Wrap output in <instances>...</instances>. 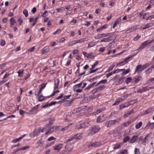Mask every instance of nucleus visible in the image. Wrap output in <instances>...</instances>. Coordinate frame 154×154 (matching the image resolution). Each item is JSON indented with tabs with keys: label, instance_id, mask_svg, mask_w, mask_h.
Returning a JSON list of instances; mask_svg holds the SVG:
<instances>
[{
	"label": "nucleus",
	"instance_id": "f257e3e1",
	"mask_svg": "<svg viewBox=\"0 0 154 154\" xmlns=\"http://www.w3.org/2000/svg\"><path fill=\"white\" fill-rule=\"evenodd\" d=\"M100 128L97 125H94L91 127L88 130V135H93L99 132Z\"/></svg>",
	"mask_w": 154,
	"mask_h": 154
},
{
	"label": "nucleus",
	"instance_id": "f03ea898",
	"mask_svg": "<svg viewBox=\"0 0 154 154\" xmlns=\"http://www.w3.org/2000/svg\"><path fill=\"white\" fill-rule=\"evenodd\" d=\"M42 89H39V90L38 92H36L35 91V95L37 96L38 97V101H39L41 102L44 100L45 99V97H44L42 95H40V93L42 92Z\"/></svg>",
	"mask_w": 154,
	"mask_h": 154
},
{
	"label": "nucleus",
	"instance_id": "7ed1b4c3",
	"mask_svg": "<svg viewBox=\"0 0 154 154\" xmlns=\"http://www.w3.org/2000/svg\"><path fill=\"white\" fill-rule=\"evenodd\" d=\"M131 56H129L128 57H126L125 59H124L123 61H122L118 63L116 65V66H122L123 65H125L130 60L129 59L130 58H131Z\"/></svg>",
	"mask_w": 154,
	"mask_h": 154
},
{
	"label": "nucleus",
	"instance_id": "20e7f679",
	"mask_svg": "<svg viewBox=\"0 0 154 154\" xmlns=\"http://www.w3.org/2000/svg\"><path fill=\"white\" fill-rule=\"evenodd\" d=\"M115 123V120H110L106 123L105 125L107 127H110L114 125Z\"/></svg>",
	"mask_w": 154,
	"mask_h": 154
},
{
	"label": "nucleus",
	"instance_id": "39448f33",
	"mask_svg": "<svg viewBox=\"0 0 154 154\" xmlns=\"http://www.w3.org/2000/svg\"><path fill=\"white\" fill-rule=\"evenodd\" d=\"M131 121H127L124 122L123 124V125H121L119 128H120L119 129L120 130L123 128L124 127H127L131 123Z\"/></svg>",
	"mask_w": 154,
	"mask_h": 154
},
{
	"label": "nucleus",
	"instance_id": "423d86ee",
	"mask_svg": "<svg viewBox=\"0 0 154 154\" xmlns=\"http://www.w3.org/2000/svg\"><path fill=\"white\" fill-rule=\"evenodd\" d=\"M29 148H30V147L29 146H25L22 148H19L16 150H14L13 153H15L16 152H17L19 151H21L22 150H26L27 149H28Z\"/></svg>",
	"mask_w": 154,
	"mask_h": 154
},
{
	"label": "nucleus",
	"instance_id": "0eeeda50",
	"mask_svg": "<svg viewBox=\"0 0 154 154\" xmlns=\"http://www.w3.org/2000/svg\"><path fill=\"white\" fill-rule=\"evenodd\" d=\"M153 111H154V106L150 107L144 111L143 115H144L150 113Z\"/></svg>",
	"mask_w": 154,
	"mask_h": 154
},
{
	"label": "nucleus",
	"instance_id": "6e6552de",
	"mask_svg": "<svg viewBox=\"0 0 154 154\" xmlns=\"http://www.w3.org/2000/svg\"><path fill=\"white\" fill-rule=\"evenodd\" d=\"M143 70V69L142 65H139L136 66L135 69V72L139 73Z\"/></svg>",
	"mask_w": 154,
	"mask_h": 154
},
{
	"label": "nucleus",
	"instance_id": "1a4fd4ad",
	"mask_svg": "<svg viewBox=\"0 0 154 154\" xmlns=\"http://www.w3.org/2000/svg\"><path fill=\"white\" fill-rule=\"evenodd\" d=\"M148 87H144L143 88H139L137 90V93H142L144 91H146L148 90Z\"/></svg>",
	"mask_w": 154,
	"mask_h": 154
},
{
	"label": "nucleus",
	"instance_id": "9d476101",
	"mask_svg": "<svg viewBox=\"0 0 154 154\" xmlns=\"http://www.w3.org/2000/svg\"><path fill=\"white\" fill-rule=\"evenodd\" d=\"M41 129L40 128L35 129L33 132L34 136H36L38 135L41 132Z\"/></svg>",
	"mask_w": 154,
	"mask_h": 154
},
{
	"label": "nucleus",
	"instance_id": "9b49d317",
	"mask_svg": "<svg viewBox=\"0 0 154 154\" xmlns=\"http://www.w3.org/2000/svg\"><path fill=\"white\" fill-rule=\"evenodd\" d=\"M54 85L55 86L54 88V90L56 89L58 87L59 84L60 82V80L58 79H55L54 80Z\"/></svg>",
	"mask_w": 154,
	"mask_h": 154
},
{
	"label": "nucleus",
	"instance_id": "f8f14e48",
	"mask_svg": "<svg viewBox=\"0 0 154 154\" xmlns=\"http://www.w3.org/2000/svg\"><path fill=\"white\" fill-rule=\"evenodd\" d=\"M105 120L103 115L100 116L97 119V123H100L103 122Z\"/></svg>",
	"mask_w": 154,
	"mask_h": 154
},
{
	"label": "nucleus",
	"instance_id": "ddd939ff",
	"mask_svg": "<svg viewBox=\"0 0 154 154\" xmlns=\"http://www.w3.org/2000/svg\"><path fill=\"white\" fill-rule=\"evenodd\" d=\"M89 39L87 37L82 38L81 39L78 40H75V43H81L82 42H84L85 41H88Z\"/></svg>",
	"mask_w": 154,
	"mask_h": 154
},
{
	"label": "nucleus",
	"instance_id": "4468645a",
	"mask_svg": "<svg viewBox=\"0 0 154 154\" xmlns=\"http://www.w3.org/2000/svg\"><path fill=\"white\" fill-rule=\"evenodd\" d=\"M105 109V108H103L101 109H98L97 110L96 112H94L93 113V114L94 115H97L99 113H100V112H102Z\"/></svg>",
	"mask_w": 154,
	"mask_h": 154
},
{
	"label": "nucleus",
	"instance_id": "2eb2a0df",
	"mask_svg": "<svg viewBox=\"0 0 154 154\" xmlns=\"http://www.w3.org/2000/svg\"><path fill=\"white\" fill-rule=\"evenodd\" d=\"M59 127L58 126H53L48 129V132L52 133L57 129Z\"/></svg>",
	"mask_w": 154,
	"mask_h": 154
},
{
	"label": "nucleus",
	"instance_id": "dca6fc26",
	"mask_svg": "<svg viewBox=\"0 0 154 154\" xmlns=\"http://www.w3.org/2000/svg\"><path fill=\"white\" fill-rule=\"evenodd\" d=\"M138 136H134L132 137V138L130 141L129 142L131 143H133L135 142L137 139Z\"/></svg>",
	"mask_w": 154,
	"mask_h": 154
},
{
	"label": "nucleus",
	"instance_id": "f3484780",
	"mask_svg": "<svg viewBox=\"0 0 154 154\" xmlns=\"http://www.w3.org/2000/svg\"><path fill=\"white\" fill-rule=\"evenodd\" d=\"M25 135L26 134H25L18 138L12 141V142L13 143H16V142H19V141H20V140L22 139L23 137H24Z\"/></svg>",
	"mask_w": 154,
	"mask_h": 154
},
{
	"label": "nucleus",
	"instance_id": "a211bd4d",
	"mask_svg": "<svg viewBox=\"0 0 154 154\" xmlns=\"http://www.w3.org/2000/svg\"><path fill=\"white\" fill-rule=\"evenodd\" d=\"M117 154H128L127 149L122 150L119 151Z\"/></svg>",
	"mask_w": 154,
	"mask_h": 154
},
{
	"label": "nucleus",
	"instance_id": "6ab92c4d",
	"mask_svg": "<svg viewBox=\"0 0 154 154\" xmlns=\"http://www.w3.org/2000/svg\"><path fill=\"white\" fill-rule=\"evenodd\" d=\"M74 100V99L71 100H68L67 102L64 104V105L65 106H71V103Z\"/></svg>",
	"mask_w": 154,
	"mask_h": 154
},
{
	"label": "nucleus",
	"instance_id": "aec40b11",
	"mask_svg": "<svg viewBox=\"0 0 154 154\" xmlns=\"http://www.w3.org/2000/svg\"><path fill=\"white\" fill-rule=\"evenodd\" d=\"M78 135V134L71 136L69 137V138L68 140H67V142L70 141L72 140H73L75 139L76 137Z\"/></svg>",
	"mask_w": 154,
	"mask_h": 154
},
{
	"label": "nucleus",
	"instance_id": "412c9836",
	"mask_svg": "<svg viewBox=\"0 0 154 154\" xmlns=\"http://www.w3.org/2000/svg\"><path fill=\"white\" fill-rule=\"evenodd\" d=\"M112 37L104 38L100 41V42H106L111 40Z\"/></svg>",
	"mask_w": 154,
	"mask_h": 154
},
{
	"label": "nucleus",
	"instance_id": "4be33fe9",
	"mask_svg": "<svg viewBox=\"0 0 154 154\" xmlns=\"http://www.w3.org/2000/svg\"><path fill=\"white\" fill-rule=\"evenodd\" d=\"M100 145V143L99 142H95L92 143L91 145V146L92 147H97L98 146H99Z\"/></svg>",
	"mask_w": 154,
	"mask_h": 154
},
{
	"label": "nucleus",
	"instance_id": "5701e85b",
	"mask_svg": "<svg viewBox=\"0 0 154 154\" xmlns=\"http://www.w3.org/2000/svg\"><path fill=\"white\" fill-rule=\"evenodd\" d=\"M141 77L140 76H136L134 78V82L136 84L138 83L140 80Z\"/></svg>",
	"mask_w": 154,
	"mask_h": 154
},
{
	"label": "nucleus",
	"instance_id": "b1692460",
	"mask_svg": "<svg viewBox=\"0 0 154 154\" xmlns=\"http://www.w3.org/2000/svg\"><path fill=\"white\" fill-rule=\"evenodd\" d=\"M152 41H150L149 40H146L144 42L142 43V44L144 46V47H146L147 45L149 44L150 43H152Z\"/></svg>",
	"mask_w": 154,
	"mask_h": 154
},
{
	"label": "nucleus",
	"instance_id": "393cba45",
	"mask_svg": "<svg viewBox=\"0 0 154 154\" xmlns=\"http://www.w3.org/2000/svg\"><path fill=\"white\" fill-rule=\"evenodd\" d=\"M54 121V119H50L49 120V122L48 124H46V127H48L50 126L51 125H52L53 123V122Z\"/></svg>",
	"mask_w": 154,
	"mask_h": 154
},
{
	"label": "nucleus",
	"instance_id": "a878e982",
	"mask_svg": "<svg viewBox=\"0 0 154 154\" xmlns=\"http://www.w3.org/2000/svg\"><path fill=\"white\" fill-rule=\"evenodd\" d=\"M37 110L34 107L29 111V112L30 114H33L37 112Z\"/></svg>",
	"mask_w": 154,
	"mask_h": 154
},
{
	"label": "nucleus",
	"instance_id": "bb28decb",
	"mask_svg": "<svg viewBox=\"0 0 154 154\" xmlns=\"http://www.w3.org/2000/svg\"><path fill=\"white\" fill-rule=\"evenodd\" d=\"M124 100V99L121 96V97L117 99L116 100V105L118 104L119 103L122 102Z\"/></svg>",
	"mask_w": 154,
	"mask_h": 154
},
{
	"label": "nucleus",
	"instance_id": "cd10ccee",
	"mask_svg": "<svg viewBox=\"0 0 154 154\" xmlns=\"http://www.w3.org/2000/svg\"><path fill=\"white\" fill-rule=\"evenodd\" d=\"M62 146V144H60L58 145L54 146V150H59L60 149Z\"/></svg>",
	"mask_w": 154,
	"mask_h": 154
},
{
	"label": "nucleus",
	"instance_id": "c85d7f7f",
	"mask_svg": "<svg viewBox=\"0 0 154 154\" xmlns=\"http://www.w3.org/2000/svg\"><path fill=\"white\" fill-rule=\"evenodd\" d=\"M124 81V79L121 78L117 81H116V85H119L121 84Z\"/></svg>",
	"mask_w": 154,
	"mask_h": 154
},
{
	"label": "nucleus",
	"instance_id": "c756f323",
	"mask_svg": "<svg viewBox=\"0 0 154 154\" xmlns=\"http://www.w3.org/2000/svg\"><path fill=\"white\" fill-rule=\"evenodd\" d=\"M82 83H83V82H81L80 83H79L78 84L75 85L73 87V90L74 91H75V88H79V87H80L81 86V85H82Z\"/></svg>",
	"mask_w": 154,
	"mask_h": 154
},
{
	"label": "nucleus",
	"instance_id": "7c9ffc66",
	"mask_svg": "<svg viewBox=\"0 0 154 154\" xmlns=\"http://www.w3.org/2000/svg\"><path fill=\"white\" fill-rule=\"evenodd\" d=\"M96 45V43L94 42H91L89 43L88 48H89L95 46Z\"/></svg>",
	"mask_w": 154,
	"mask_h": 154
},
{
	"label": "nucleus",
	"instance_id": "2f4dec72",
	"mask_svg": "<svg viewBox=\"0 0 154 154\" xmlns=\"http://www.w3.org/2000/svg\"><path fill=\"white\" fill-rule=\"evenodd\" d=\"M23 69L20 70L18 72V76L20 77H22L23 76Z\"/></svg>",
	"mask_w": 154,
	"mask_h": 154
},
{
	"label": "nucleus",
	"instance_id": "473e14b6",
	"mask_svg": "<svg viewBox=\"0 0 154 154\" xmlns=\"http://www.w3.org/2000/svg\"><path fill=\"white\" fill-rule=\"evenodd\" d=\"M47 84V83H42L41 85H40L39 86V89L43 90L46 87V85Z\"/></svg>",
	"mask_w": 154,
	"mask_h": 154
},
{
	"label": "nucleus",
	"instance_id": "72a5a7b5",
	"mask_svg": "<svg viewBox=\"0 0 154 154\" xmlns=\"http://www.w3.org/2000/svg\"><path fill=\"white\" fill-rule=\"evenodd\" d=\"M124 70L122 72V75H125L128 73L130 72L129 69H128L125 71V69H123Z\"/></svg>",
	"mask_w": 154,
	"mask_h": 154
},
{
	"label": "nucleus",
	"instance_id": "f704fd0d",
	"mask_svg": "<svg viewBox=\"0 0 154 154\" xmlns=\"http://www.w3.org/2000/svg\"><path fill=\"white\" fill-rule=\"evenodd\" d=\"M142 122H140L138 124H137L135 126V128L136 129H139L142 125Z\"/></svg>",
	"mask_w": 154,
	"mask_h": 154
},
{
	"label": "nucleus",
	"instance_id": "c9c22d12",
	"mask_svg": "<svg viewBox=\"0 0 154 154\" xmlns=\"http://www.w3.org/2000/svg\"><path fill=\"white\" fill-rule=\"evenodd\" d=\"M48 50H49L48 48V47H45L42 50V53H43V54L45 53L48 52Z\"/></svg>",
	"mask_w": 154,
	"mask_h": 154
},
{
	"label": "nucleus",
	"instance_id": "e433bc0d",
	"mask_svg": "<svg viewBox=\"0 0 154 154\" xmlns=\"http://www.w3.org/2000/svg\"><path fill=\"white\" fill-rule=\"evenodd\" d=\"M82 128H85L86 127H88L89 126V124L88 122H85L82 124Z\"/></svg>",
	"mask_w": 154,
	"mask_h": 154
},
{
	"label": "nucleus",
	"instance_id": "4c0bfd02",
	"mask_svg": "<svg viewBox=\"0 0 154 154\" xmlns=\"http://www.w3.org/2000/svg\"><path fill=\"white\" fill-rule=\"evenodd\" d=\"M23 13L24 14L26 17H27L28 16V11L27 10V9H24L23 11Z\"/></svg>",
	"mask_w": 154,
	"mask_h": 154
},
{
	"label": "nucleus",
	"instance_id": "58836bf2",
	"mask_svg": "<svg viewBox=\"0 0 154 154\" xmlns=\"http://www.w3.org/2000/svg\"><path fill=\"white\" fill-rule=\"evenodd\" d=\"M130 139V137L129 136H127L125 137L123 139V142L124 143H126L129 141Z\"/></svg>",
	"mask_w": 154,
	"mask_h": 154
},
{
	"label": "nucleus",
	"instance_id": "ea45409f",
	"mask_svg": "<svg viewBox=\"0 0 154 154\" xmlns=\"http://www.w3.org/2000/svg\"><path fill=\"white\" fill-rule=\"evenodd\" d=\"M10 21L11 22V26L12 27V25H14V24L15 23V21L13 17L11 19Z\"/></svg>",
	"mask_w": 154,
	"mask_h": 154
},
{
	"label": "nucleus",
	"instance_id": "a19ab883",
	"mask_svg": "<svg viewBox=\"0 0 154 154\" xmlns=\"http://www.w3.org/2000/svg\"><path fill=\"white\" fill-rule=\"evenodd\" d=\"M153 24L152 23H148L145 25L146 29L151 27L153 26Z\"/></svg>",
	"mask_w": 154,
	"mask_h": 154
},
{
	"label": "nucleus",
	"instance_id": "79ce46f5",
	"mask_svg": "<svg viewBox=\"0 0 154 154\" xmlns=\"http://www.w3.org/2000/svg\"><path fill=\"white\" fill-rule=\"evenodd\" d=\"M145 47L142 44L137 49V50L138 51H140L141 50H142L143 49H144Z\"/></svg>",
	"mask_w": 154,
	"mask_h": 154
},
{
	"label": "nucleus",
	"instance_id": "37998d69",
	"mask_svg": "<svg viewBox=\"0 0 154 154\" xmlns=\"http://www.w3.org/2000/svg\"><path fill=\"white\" fill-rule=\"evenodd\" d=\"M65 149H67L66 150V152H70L71 151L72 149V148H69V146L68 145H66L65 146Z\"/></svg>",
	"mask_w": 154,
	"mask_h": 154
},
{
	"label": "nucleus",
	"instance_id": "c03bdc74",
	"mask_svg": "<svg viewBox=\"0 0 154 154\" xmlns=\"http://www.w3.org/2000/svg\"><path fill=\"white\" fill-rule=\"evenodd\" d=\"M48 15V11H45L41 15V16L43 17H45L46 16H47Z\"/></svg>",
	"mask_w": 154,
	"mask_h": 154
},
{
	"label": "nucleus",
	"instance_id": "a18cd8bd",
	"mask_svg": "<svg viewBox=\"0 0 154 154\" xmlns=\"http://www.w3.org/2000/svg\"><path fill=\"white\" fill-rule=\"evenodd\" d=\"M39 18V16H38L35 18V20H34L33 23L32 25V27L34 26L36 24L37 22V20Z\"/></svg>",
	"mask_w": 154,
	"mask_h": 154
},
{
	"label": "nucleus",
	"instance_id": "49530a36",
	"mask_svg": "<svg viewBox=\"0 0 154 154\" xmlns=\"http://www.w3.org/2000/svg\"><path fill=\"white\" fill-rule=\"evenodd\" d=\"M116 117L115 112V111H113L110 116V117L111 118H113Z\"/></svg>",
	"mask_w": 154,
	"mask_h": 154
},
{
	"label": "nucleus",
	"instance_id": "de8ad7c7",
	"mask_svg": "<svg viewBox=\"0 0 154 154\" xmlns=\"http://www.w3.org/2000/svg\"><path fill=\"white\" fill-rule=\"evenodd\" d=\"M86 57L88 58L91 59L94 58L95 57V56L94 55H92L91 53H89L87 55Z\"/></svg>",
	"mask_w": 154,
	"mask_h": 154
},
{
	"label": "nucleus",
	"instance_id": "09e8293b",
	"mask_svg": "<svg viewBox=\"0 0 154 154\" xmlns=\"http://www.w3.org/2000/svg\"><path fill=\"white\" fill-rule=\"evenodd\" d=\"M116 73V70H114L112 72H110L106 76L107 78H108L110 76L112 75L113 74Z\"/></svg>",
	"mask_w": 154,
	"mask_h": 154
},
{
	"label": "nucleus",
	"instance_id": "8fccbe9b",
	"mask_svg": "<svg viewBox=\"0 0 154 154\" xmlns=\"http://www.w3.org/2000/svg\"><path fill=\"white\" fill-rule=\"evenodd\" d=\"M10 75V74L8 72H7L3 76L2 79H5L8 78L9 76Z\"/></svg>",
	"mask_w": 154,
	"mask_h": 154
},
{
	"label": "nucleus",
	"instance_id": "3c124183",
	"mask_svg": "<svg viewBox=\"0 0 154 154\" xmlns=\"http://www.w3.org/2000/svg\"><path fill=\"white\" fill-rule=\"evenodd\" d=\"M105 88V86L103 85H101L97 88L98 91L99 90L101 91Z\"/></svg>",
	"mask_w": 154,
	"mask_h": 154
},
{
	"label": "nucleus",
	"instance_id": "603ef678",
	"mask_svg": "<svg viewBox=\"0 0 154 154\" xmlns=\"http://www.w3.org/2000/svg\"><path fill=\"white\" fill-rule=\"evenodd\" d=\"M123 145V143H122L116 144V149L119 148Z\"/></svg>",
	"mask_w": 154,
	"mask_h": 154
},
{
	"label": "nucleus",
	"instance_id": "864d4df0",
	"mask_svg": "<svg viewBox=\"0 0 154 154\" xmlns=\"http://www.w3.org/2000/svg\"><path fill=\"white\" fill-rule=\"evenodd\" d=\"M72 124H69V125H68L66 127H65L64 128H62L61 130V131H64L67 130L68 128H69V127Z\"/></svg>",
	"mask_w": 154,
	"mask_h": 154
},
{
	"label": "nucleus",
	"instance_id": "5fc2aeb1",
	"mask_svg": "<svg viewBox=\"0 0 154 154\" xmlns=\"http://www.w3.org/2000/svg\"><path fill=\"white\" fill-rule=\"evenodd\" d=\"M134 154H140V152L139 151V149L137 148H135L134 149Z\"/></svg>",
	"mask_w": 154,
	"mask_h": 154
},
{
	"label": "nucleus",
	"instance_id": "6e6d98bb",
	"mask_svg": "<svg viewBox=\"0 0 154 154\" xmlns=\"http://www.w3.org/2000/svg\"><path fill=\"white\" fill-rule=\"evenodd\" d=\"M132 80V78L131 77H129L128 78L126 81V82L127 84H128Z\"/></svg>",
	"mask_w": 154,
	"mask_h": 154
},
{
	"label": "nucleus",
	"instance_id": "4d7b16f0",
	"mask_svg": "<svg viewBox=\"0 0 154 154\" xmlns=\"http://www.w3.org/2000/svg\"><path fill=\"white\" fill-rule=\"evenodd\" d=\"M141 37V35L140 34H138L137 36L134 38L133 40L134 41H137V40L139 38Z\"/></svg>",
	"mask_w": 154,
	"mask_h": 154
},
{
	"label": "nucleus",
	"instance_id": "13d9d810",
	"mask_svg": "<svg viewBox=\"0 0 154 154\" xmlns=\"http://www.w3.org/2000/svg\"><path fill=\"white\" fill-rule=\"evenodd\" d=\"M98 91V90L97 88H94L93 90L91 91V92L92 94H95Z\"/></svg>",
	"mask_w": 154,
	"mask_h": 154
},
{
	"label": "nucleus",
	"instance_id": "bf43d9fd",
	"mask_svg": "<svg viewBox=\"0 0 154 154\" xmlns=\"http://www.w3.org/2000/svg\"><path fill=\"white\" fill-rule=\"evenodd\" d=\"M149 137V135H146L144 138L143 141V143H146V140H148V138Z\"/></svg>",
	"mask_w": 154,
	"mask_h": 154
},
{
	"label": "nucleus",
	"instance_id": "052dcab7",
	"mask_svg": "<svg viewBox=\"0 0 154 154\" xmlns=\"http://www.w3.org/2000/svg\"><path fill=\"white\" fill-rule=\"evenodd\" d=\"M71 96V95H65L64 96H63V99L65 101V100L66 99H69V98Z\"/></svg>",
	"mask_w": 154,
	"mask_h": 154
},
{
	"label": "nucleus",
	"instance_id": "680f3d73",
	"mask_svg": "<svg viewBox=\"0 0 154 154\" xmlns=\"http://www.w3.org/2000/svg\"><path fill=\"white\" fill-rule=\"evenodd\" d=\"M76 44L75 41H73L68 43V46H72L73 45Z\"/></svg>",
	"mask_w": 154,
	"mask_h": 154
},
{
	"label": "nucleus",
	"instance_id": "e2e57ef3",
	"mask_svg": "<svg viewBox=\"0 0 154 154\" xmlns=\"http://www.w3.org/2000/svg\"><path fill=\"white\" fill-rule=\"evenodd\" d=\"M149 65V63H146L145 65H143V66H142V67L143 68V70L146 68L147 67H148Z\"/></svg>",
	"mask_w": 154,
	"mask_h": 154
},
{
	"label": "nucleus",
	"instance_id": "0e129e2a",
	"mask_svg": "<svg viewBox=\"0 0 154 154\" xmlns=\"http://www.w3.org/2000/svg\"><path fill=\"white\" fill-rule=\"evenodd\" d=\"M93 87L92 85H91V84H90V85H88V86L87 87H86L85 89V90H89L90 88H92Z\"/></svg>",
	"mask_w": 154,
	"mask_h": 154
},
{
	"label": "nucleus",
	"instance_id": "69168bd1",
	"mask_svg": "<svg viewBox=\"0 0 154 154\" xmlns=\"http://www.w3.org/2000/svg\"><path fill=\"white\" fill-rule=\"evenodd\" d=\"M98 64V61H96L92 65V68L91 69H93L94 68L95 66Z\"/></svg>",
	"mask_w": 154,
	"mask_h": 154
},
{
	"label": "nucleus",
	"instance_id": "338daca9",
	"mask_svg": "<svg viewBox=\"0 0 154 154\" xmlns=\"http://www.w3.org/2000/svg\"><path fill=\"white\" fill-rule=\"evenodd\" d=\"M115 65H112L111 66H110L107 70L106 71L107 72H109L111 70H112L113 68V67L115 66Z\"/></svg>",
	"mask_w": 154,
	"mask_h": 154
},
{
	"label": "nucleus",
	"instance_id": "774afa93",
	"mask_svg": "<svg viewBox=\"0 0 154 154\" xmlns=\"http://www.w3.org/2000/svg\"><path fill=\"white\" fill-rule=\"evenodd\" d=\"M129 106V105H128L126 106H125L124 105H121L119 106L120 109H121L127 107Z\"/></svg>",
	"mask_w": 154,
	"mask_h": 154
}]
</instances>
